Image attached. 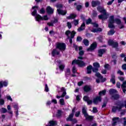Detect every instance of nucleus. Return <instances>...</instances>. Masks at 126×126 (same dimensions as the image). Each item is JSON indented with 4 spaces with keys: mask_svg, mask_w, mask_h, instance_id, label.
I'll return each mask as SVG.
<instances>
[{
    "mask_svg": "<svg viewBox=\"0 0 126 126\" xmlns=\"http://www.w3.org/2000/svg\"><path fill=\"white\" fill-rule=\"evenodd\" d=\"M116 23L118 25H121L122 24V20L119 18H115V16L111 15L109 17L108 27L110 29L115 28V25L114 23Z\"/></svg>",
    "mask_w": 126,
    "mask_h": 126,
    "instance_id": "1",
    "label": "nucleus"
},
{
    "mask_svg": "<svg viewBox=\"0 0 126 126\" xmlns=\"http://www.w3.org/2000/svg\"><path fill=\"white\" fill-rule=\"evenodd\" d=\"M97 10L100 12L101 13H103V15H98V18L104 21V20H106L108 19V16H107V11L104 9L103 7H101L100 6H98L97 7Z\"/></svg>",
    "mask_w": 126,
    "mask_h": 126,
    "instance_id": "2",
    "label": "nucleus"
},
{
    "mask_svg": "<svg viewBox=\"0 0 126 126\" xmlns=\"http://www.w3.org/2000/svg\"><path fill=\"white\" fill-rule=\"evenodd\" d=\"M82 113L83 115H84V116L85 117L86 121H88L89 122H92V121L94 120V116L89 115L88 113H87V110L85 107H83L82 108Z\"/></svg>",
    "mask_w": 126,
    "mask_h": 126,
    "instance_id": "3",
    "label": "nucleus"
},
{
    "mask_svg": "<svg viewBox=\"0 0 126 126\" xmlns=\"http://www.w3.org/2000/svg\"><path fill=\"white\" fill-rule=\"evenodd\" d=\"M110 95H112L111 98H113L114 100H119L120 99V94L116 93H118V91L114 89H110L109 91Z\"/></svg>",
    "mask_w": 126,
    "mask_h": 126,
    "instance_id": "4",
    "label": "nucleus"
},
{
    "mask_svg": "<svg viewBox=\"0 0 126 126\" xmlns=\"http://www.w3.org/2000/svg\"><path fill=\"white\" fill-rule=\"evenodd\" d=\"M72 65L73 64H77L79 67H84L86 66V63L82 60L75 59L73 60L71 63Z\"/></svg>",
    "mask_w": 126,
    "mask_h": 126,
    "instance_id": "5",
    "label": "nucleus"
},
{
    "mask_svg": "<svg viewBox=\"0 0 126 126\" xmlns=\"http://www.w3.org/2000/svg\"><path fill=\"white\" fill-rule=\"evenodd\" d=\"M108 44L109 46H112V48L115 49L116 52H119V51H120V48H119V43L118 42H114V40L109 39L108 41Z\"/></svg>",
    "mask_w": 126,
    "mask_h": 126,
    "instance_id": "6",
    "label": "nucleus"
},
{
    "mask_svg": "<svg viewBox=\"0 0 126 126\" xmlns=\"http://www.w3.org/2000/svg\"><path fill=\"white\" fill-rule=\"evenodd\" d=\"M56 49H58L60 51H65L66 49V45L64 43L58 42L56 44Z\"/></svg>",
    "mask_w": 126,
    "mask_h": 126,
    "instance_id": "7",
    "label": "nucleus"
},
{
    "mask_svg": "<svg viewBox=\"0 0 126 126\" xmlns=\"http://www.w3.org/2000/svg\"><path fill=\"white\" fill-rule=\"evenodd\" d=\"M35 20L39 22L43 20H49V18H48V16L47 15H44L42 17L39 14H36V16H35Z\"/></svg>",
    "mask_w": 126,
    "mask_h": 126,
    "instance_id": "8",
    "label": "nucleus"
},
{
    "mask_svg": "<svg viewBox=\"0 0 126 126\" xmlns=\"http://www.w3.org/2000/svg\"><path fill=\"white\" fill-rule=\"evenodd\" d=\"M65 34L67 36H69V34H70V37L74 38L75 34H76V32L74 31H72V32H70V31L68 30L65 32Z\"/></svg>",
    "mask_w": 126,
    "mask_h": 126,
    "instance_id": "9",
    "label": "nucleus"
},
{
    "mask_svg": "<svg viewBox=\"0 0 126 126\" xmlns=\"http://www.w3.org/2000/svg\"><path fill=\"white\" fill-rule=\"evenodd\" d=\"M96 48H97V42H94L91 45L90 47L87 49V51H88V52H92V51H94Z\"/></svg>",
    "mask_w": 126,
    "mask_h": 126,
    "instance_id": "10",
    "label": "nucleus"
},
{
    "mask_svg": "<svg viewBox=\"0 0 126 126\" xmlns=\"http://www.w3.org/2000/svg\"><path fill=\"white\" fill-rule=\"evenodd\" d=\"M95 76H96V77H98V78H100V79H101V82H102V83H103V82H105V81L107 80V79L106 78H103V76H102V75H101L99 72L95 73Z\"/></svg>",
    "mask_w": 126,
    "mask_h": 126,
    "instance_id": "11",
    "label": "nucleus"
},
{
    "mask_svg": "<svg viewBox=\"0 0 126 126\" xmlns=\"http://www.w3.org/2000/svg\"><path fill=\"white\" fill-rule=\"evenodd\" d=\"M112 57V59H113V60H111V63H113V64L114 65H116V64H117V62H118V61L117 60V59L118 58V57L117 56V54L116 53H115L113 55H112L111 56Z\"/></svg>",
    "mask_w": 126,
    "mask_h": 126,
    "instance_id": "12",
    "label": "nucleus"
},
{
    "mask_svg": "<svg viewBox=\"0 0 126 126\" xmlns=\"http://www.w3.org/2000/svg\"><path fill=\"white\" fill-rule=\"evenodd\" d=\"M112 122L113 123H112V126H117V124L118 123L120 122V118L119 117H114L112 119Z\"/></svg>",
    "mask_w": 126,
    "mask_h": 126,
    "instance_id": "13",
    "label": "nucleus"
},
{
    "mask_svg": "<svg viewBox=\"0 0 126 126\" xmlns=\"http://www.w3.org/2000/svg\"><path fill=\"white\" fill-rule=\"evenodd\" d=\"M98 57L99 58H101L103 57V55L106 53V49H100L98 50Z\"/></svg>",
    "mask_w": 126,
    "mask_h": 126,
    "instance_id": "14",
    "label": "nucleus"
},
{
    "mask_svg": "<svg viewBox=\"0 0 126 126\" xmlns=\"http://www.w3.org/2000/svg\"><path fill=\"white\" fill-rule=\"evenodd\" d=\"M102 101V97L99 95L96 96L94 98L93 102L94 104H98L99 102H101Z\"/></svg>",
    "mask_w": 126,
    "mask_h": 126,
    "instance_id": "15",
    "label": "nucleus"
},
{
    "mask_svg": "<svg viewBox=\"0 0 126 126\" xmlns=\"http://www.w3.org/2000/svg\"><path fill=\"white\" fill-rule=\"evenodd\" d=\"M101 2L98 0H93L92 1V7H96L97 5H100Z\"/></svg>",
    "mask_w": 126,
    "mask_h": 126,
    "instance_id": "16",
    "label": "nucleus"
},
{
    "mask_svg": "<svg viewBox=\"0 0 126 126\" xmlns=\"http://www.w3.org/2000/svg\"><path fill=\"white\" fill-rule=\"evenodd\" d=\"M46 12L48 14H53L54 13V9L50 6H48L46 8Z\"/></svg>",
    "mask_w": 126,
    "mask_h": 126,
    "instance_id": "17",
    "label": "nucleus"
},
{
    "mask_svg": "<svg viewBox=\"0 0 126 126\" xmlns=\"http://www.w3.org/2000/svg\"><path fill=\"white\" fill-rule=\"evenodd\" d=\"M57 12L58 13V14H59L60 15H63V16L65 15V14H66V13H67V11L62 10L61 9H58Z\"/></svg>",
    "mask_w": 126,
    "mask_h": 126,
    "instance_id": "18",
    "label": "nucleus"
},
{
    "mask_svg": "<svg viewBox=\"0 0 126 126\" xmlns=\"http://www.w3.org/2000/svg\"><path fill=\"white\" fill-rule=\"evenodd\" d=\"M83 90L86 93L91 91V86L85 85L84 86Z\"/></svg>",
    "mask_w": 126,
    "mask_h": 126,
    "instance_id": "19",
    "label": "nucleus"
},
{
    "mask_svg": "<svg viewBox=\"0 0 126 126\" xmlns=\"http://www.w3.org/2000/svg\"><path fill=\"white\" fill-rule=\"evenodd\" d=\"M51 55L52 57H55L56 55L59 56V55H60V51H58L57 48L54 49L51 52Z\"/></svg>",
    "mask_w": 126,
    "mask_h": 126,
    "instance_id": "20",
    "label": "nucleus"
},
{
    "mask_svg": "<svg viewBox=\"0 0 126 126\" xmlns=\"http://www.w3.org/2000/svg\"><path fill=\"white\" fill-rule=\"evenodd\" d=\"M121 89H122L123 93L126 94V81H124L121 85Z\"/></svg>",
    "mask_w": 126,
    "mask_h": 126,
    "instance_id": "21",
    "label": "nucleus"
},
{
    "mask_svg": "<svg viewBox=\"0 0 126 126\" xmlns=\"http://www.w3.org/2000/svg\"><path fill=\"white\" fill-rule=\"evenodd\" d=\"M86 25H85V22H83V23L81 24L80 27H79L78 29V31H79V32H80L81 31H83V30H85V27Z\"/></svg>",
    "mask_w": 126,
    "mask_h": 126,
    "instance_id": "22",
    "label": "nucleus"
},
{
    "mask_svg": "<svg viewBox=\"0 0 126 126\" xmlns=\"http://www.w3.org/2000/svg\"><path fill=\"white\" fill-rule=\"evenodd\" d=\"M57 125L58 123H57V121L51 120L49 122L48 125L46 126H56Z\"/></svg>",
    "mask_w": 126,
    "mask_h": 126,
    "instance_id": "23",
    "label": "nucleus"
},
{
    "mask_svg": "<svg viewBox=\"0 0 126 126\" xmlns=\"http://www.w3.org/2000/svg\"><path fill=\"white\" fill-rule=\"evenodd\" d=\"M111 78L110 79V82H111L112 84H116V76L113 73L111 74Z\"/></svg>",
    "mask_w": 126,
    "mask_h": 126,
    "instance_id": "24",
    "label": "nucleus"
},
{
    "mask_svg": "<svg viewBox=\"0 0 126 126\" xmlns=\"http://www.w3.org/2000/svg\"><path fill=\"white\" fill-rule=\"evenodd\" d=\"M7 85H8V83H7V82L2 81H0V89H1V88H2L3 86L6 87Z\"/></svg>",
    "mask_w": 126,
    "mask_h": 126,
    "instance_id": "25",
    "label": "nucleus"
},
{
    "mask_svg": "<svg viewBox=\"0 0 126 126\" xmlns=\"http://www.w3.org/2000/svg\"><path fill=\"white\" fill-rule=\"evenodd\" d=\"M93 67L92 65H90L87 67V71L88 74H91L92 73Z\"/></svg>",
    "mask_w": 126,
    "mask_h": 126,
    "instance_id": "26",
    "label": "nucleus"
},
{
    "mask_svg": "<svg viewBox=\"0 0 126 126\" xmlns=\"http://www.w3.org/2000/svg\"><path fill=\"white\" fill-rule=\"evenodd\" d=\"M61 91L62 92H63L61 95V97L62 98H63V97H64L65 95H66V90H65V88H64V87H62L61 88Z\"/></svg>",
    "mask_w": 126,
    "mask_h": 126,
    "instance_id": "27",
    "label": "nucleus"
},
{
    "mask_svg": "<svg viewBox=\"0 0 126 126\" xmlns=\"http://www.w3.org/2000/svg\"><path fill=\"white\" fill-rule=\"evenodd\" d=\"M76 17V15L73 13H71L69 16L66 17V19H74Z\"/></svg>",
    "mask_w": 126,
    "mask_h": 126,
    "instance_id": "28",
    "label": "nucleus"
},
{
    "mask_svg": "<svg viewBox=\"0 0 126 126\" xmlns=\"http://www.w3.org/2000/svg\"><path fill=\"white\" fill-rule=\"evenodd\" d=\"M73 117H74V115L70 114L69 116L66 119V122H70L71 121H72V119H73Z\"/></svg>",
    "mask_w": 126,
    "mask_h": 126,
    "instance_id": "29",
    "label": "nucleus"
},
{
    "mask_svg": "<svg viewBox=\"0 0 126 126\" xmlns=\"http://www.w3.org/2000/svg\"><path fill=\"white\" fill-rule=\"evenodd\" d=\"M83 43L86 46V47H88L89 46V40L87 39H84L83 40Z\"/></svg>",
    "mask_w": 126,
    "mask_h": 126,
    "instance_id": "30",
    "label": "nucleus"
},
{
    "mask_svg": "<svg viewBox=\"0 0 126 126\" xmlns=\"http://www.w3.org/2000/svg\"><path fill=\"white\" fill-rule=\"evenodd\" d=\"M63 114V111H62L61 110H58L57 111V114H56V117L57 118H60V117H62V114Z\"/></svg>",
    "mask_w": 126,
    "mask_h": 126,
    "instance_id": "31",
    "label": "nucleus"
},
{
    "mask_svg": "<svg viewBox=\"0 0 126 126\" xmlns=\"http://www.w3.org/2000/svg\"><path fill=\"white\" fill-rule=\"evenodd\" d=\"M106 92H107V91H106V90H104L103 91H100L98 93V95L100 96V97L101 96H102V95L104 96V95H106Z\"/></svg>",
    "mask_w": 126,
    "mask_h": 126,
    "instance_id": "32",
    "label": "nucleus"
},
{
    "mask_svg": "<svg viewBox=\"0 0 126 126\" xmlns=\"http://www.w3.org/2000/svg\"><path fill=\"white\" fill-rule=\"evenodd\" d=\"M116 32L114 30H110L109 32H107L108 36H112L115 34Z\"/></svg>",
    "mask_w": 126,
    "mask_h": 126,
    "instance_id": "33",
    "label": "nucleus"
},
{
    "mask_svg": "<svg viewBox=\"0 0 126 126\" xmlns=\"http://www.w3.org/2000/svg\"><path fill=\"white\" fill-rule=\"evenodd\" d=\"M69 75H70V69H69V68H67L66 69L65 76H66V77H68Z\"/></svg>",
    "mask_w": 126,
    "mask_h": 126,
    "instance_id": "34",
    "label": "nucleus"
},
{
    "mask_svg": "<svg viewBox=\"0 0 126 126\" xmlns=\"http://www.w3.org/2000/svg\"><path fill=\"white\" fill-rule=\"evenodd\" d=\"M93 66L95 68H99L100 67V63H98V62H95L93 63Z\"/></svg>",
    "mask_w": 126,
    "mask_h": 126,
    "instance_id": "35",
    "label": "nucleus"
},
{
    "mask_svg": "<svg viewBox=\"0 0 126 126\" xmlns=\"http://www.w3.org/2000/svg\"><path fill=\"white\" fill-rule=\"evenodd\" d=\"M64 67H65V65H64V64H60L59 66V69L61 71H63V70H64Z\"/></svg>",
    "mask_w": 126,
    "mask_h": 126,
    "instance_id": "36",
    "label": "nucleus"
},
{
    "mask_svg": "<svg viewBox=\"0 0 126 126\" xmlns=\"http://www.w3.org/2000/svg\"><path fill=\"white\" fill-rule=\"evenodd\" d=\"M97 39L100 43H103V40H104V38L101 35H100L97 37Z\"/></svg>",
    "mask_w": 126,
    "mask_h": 126,
    "instance_id": "37",
    "label": "nucleus"
},
{
    "mask_svg": "<svg viewBox=\"0 0 126 126\" xmlns=\"http://www.w3.org/2000/svg\"><path fill=\"white\" fill-rule=\"evenodd\" d=\"M86 24H87V25H89V24H92V19H91V18H90L87 19L86 21Z\"/></svg>",
    "mask_w": 126,
    "mask_h": 126,
    "instance_id": "38",
    "label": "nucleus"
},
{
    "mask_svg": "<svg viewBox=\"0 0 126 126\" xmlns=\"http://www.w3.org/2000/svg\"><path fill=\"white\" fill-rule=\"evenodd\" d=\"M98 15V13H97V11L94 10L93 14H92V16L94 18H95L97 17V16Z\"/></svg>",
    "mask_w": 126,
    "mask_h": 126,
    "instance_id": "39",
    "label": "nucleus"
},
{
    "mask_svg": "<svg viewBox=\"0 0 126 126\" xmlns=\"http://www.w3.org/2000/svg\"><path fill=\"white\" fill-rule=\"evenodd\" d=\"M59 102L61 106H63V105H64V99L63 98H61L59 100Z\"/></svg>",
    "mask_w": 126,
    "mask_h": 126,
    "instance_id": "40",
    "label": "nucleus"
},
{
    "mask_svg": "<svg viewBox=\"0 0 126 126\" xmlns=\"http://www.w3.org/2000/svg\"><path fill=\"white\" fill-rule=\"evenodd\" d=\"M92 71H93V72H95V73H98V71H99V68L93 67Z\"/></svg>",
    "mask_w": 126,
    "mask_h": 126,
    "instance_id": "41",
    "label": "nucleus"
},
{
    "mask_svg": "<svg viewBox=\"0 0 126 126\" xmlns=\"http://www.w3.org/2000/svg\"><path fill=\"white\" fill-rule=\"evenodd\" d=\"M76 9L78 10V11H80L81 9H82V5H77L76 6Z\"/></svg>",
    "mask_w": 126,
    "mask_h": 126,
    "instance_id": "42",
    "label": "nucleus"
},
{
    "mask_svg": "<svg viewBox=\"0 0 126 126\" xmlns=\"http://www.w3.org/2000/svg\"><path fill=\"white\" fill-rule=\"evenodd\" d=\"M73 48H74V49H75V51H76V52H77L78 51V46H77V45L73 43Z\"/></svg>",
    "mask_w": 126,
    "mask_h": 126,
    "instance_id": "43",
    "label": "nucleus"
},
{
    "mask_svg": "<svg viewBox=\"0 0 126 126\" xmlns=\"http://www.w3.org/2000/svg\"><path fill=\"white\" fill-rule=\"evenodd\" d=\"M37 10L36 9H34L32 13V16H37Z\"/></svg>",
    "mask_w": 126,
    "mask_h": 126,
    "instance_id": "44",
    "label": "nucleus"
},
{
    "mask_svg": "<svg viewBox=\"0 0 126 126\" xmlns=\"http://www.w3.org/2000/svg\"><path fill=\"white\" fill-rule=\"evenodd\" d=\"M46 12V11L45 10V8H41L40 10V14H44Z\"/></svg>",
    "mask_w": 126,
    "mask_h": 126,
    "instance_id": "45",
    "label": "nucleus"
},
{
    "mask_svg": "<svg viewBox=\"0 0 126 126\" xmlns=\"http://www.w3.org/2000/svg\"><path fill=\"white\" fill-rule=\"evenodd\" d=\"M82 41V37L81 36H77L76 39L77 42H81Z\"/></svg>",
    "mask_w": 126,
    "mask_h": 126,
    "instance_id": "46",
    "label": "nucleus"
},
{
    "mask_svg": "<svg viewBox=\"0 0 126 126\" xmlns=\"http://www.w3.org/2000/svg\"><path fill=\"white\" fill-rule=\"evenodd\" d=\"M67 37V39H69V42L70 45H72V39H73V38H71L69 36H68Z\"/></svg>",
    "mask_w": 126,
    "mask_h": 126,
    "instance_id": "47",
    "label": "nucleus"
},
{
    "mask_svg": "<svg viewBox=\"0 0 126 126\" xmlns=\"http://www.w3.org/2000/svg\"><path fill=\"white\" fill-rule=\"evenodd\" d=\"M89 99V97L88 96L85 95L83 97V100L85 101V102H87Z\"/></svg>",
    "mask_w": 126,
    "mask_h": 126,
    "instance_id": "48",
    "label": "nucleus"
},
{
    "mask_svg": "<svg viewBox=\"0 0 126 126\" xmlns=\"http://www.w3.org/2000/svg\"><path fill=\"white\" fill-rule=\"evenodd\" d=\"M13 108L15 111H17L18 110V104H15V105L13 106Z\"/></svg>",
    "mask_w": 126,
    "mask_h": 126,
    "instance_id": "49",
    "label": "nucleus"
},
{
    "mask_svg": "<svg viewBox=\"0 0 126 126\" xmlns=\"http://www.w3.org/2000/svg\"><path fill=\"white\" fill-rule=\"evenodd\" d=\"M7 109L6 108H4L3 107L1 108V113H3V114L7 113Z\"/></svg>",
    "mask_w": 126,
    "mask_h": 126,
    "instance_id": "50",
    "label": "nucleus"
},
{
    "mask_svg": "<svg viewBox=\"0 0 126 126\" xmlns=\"http://www.w3.org/2000/svg\"><path fill=\"white\" fill-rule=\"evenodd\" d=\"M45 92H48L49 91V87L48 86V84H46L44 88Z\"/></svg>",
    "mask_w": 126,
    "mask_h": 126,
    "instance_id": "51",
    "label": "nucleus"
},
{
    "mask_svg": "<svg viewBox=\"0 0 126 126\" xmlns=\"http://www.w3.org/2000/svg\"><path fill=\"white\" fill-rule=\"evenodd\" d=\"M117 73L118 74H120V75H124V72L122 71V70H119L118 71H117Z\"/></svg>",
    "mask_w": 126,
    "mask_h": 126,
    "instance_id": "52",
    "label": "nucleus"
},
{
    "mask_svg": "<svg viewBox=\"0 0 126 126\" xmlns=\"http://www.w3.org/2000/svg\"><path fill=\"white\" fill-rule=\"evenodd\" d=\"M72 73H74V74L75 73H76V67H75V66H74L72 68Z\"/></svg>",
    "mask_w": 126,
    "mask_h": 126,
    "instance_id": "53",
    "label": "nucleus"
},
{
    "mask_svg": "<svg viewBox=\"0 0 126 126\" xmlns=\"http://www.w3.org/2000/svg\"><path fill=\"white\" fill-rule=\"evenodd\" d=\"M67 27H68V28L69 29H70V28H71V27H72V25H71V23H70V22H68L67 23Z\"/></svg>",
    "mask_w": 126,
    "mask_h": 126,
    "instance_id": "54",
    "label": "nucleus"
},
{
    "mask_svg": "<svg viewBox=\"0 0 126 126\" xmlns=\"http://www.w3.org/2000/svg\"><path fill=\"white\" fill-rule=\"evenodd\" d=\"M79 22V20H75L74 22V25H75V26H76L77 25H78Z\"/></svg>",
    "mask_w": 126,
    "mask_h": 126,
    "instance_id": "55",
    "label": "nucleus"
},
{
    "mask_svg": "<svg viewBox=\"0 0 126 126\" xmlns=\"http://www.w3.org/2000/svg\"><path fill=\"white\" fill-rule=\"evenodd\" d=\"M93 112L94 113H98V109L96 107H93Z\"/></svg>",
    "mask_w": 126,
    "mask_h": 126,
    "instance_id": "56",
    "label": "nucleus"
},
{
    "mask_svg": "<svg viewBox=\"0 0 126 126\" xmlns=\"http://www.w3.org/2000/svg\"><path fill=\"white\" fill-rule=\"evenodd\" d=\"M79 55L80 57H82V56H83V55H84V51H83V50L80 51L79 52Z\"/></svg>",
    "mask_w": 126,
    "mask_h": 126,
    "instance_id": "57",
    "label": "nucleus"
},
{
    "mask_svg": "<svg viewBox=\"0 0 126 126\" xmlns=\"http://www.w3.org/2000/svg\"><path fill=\"white\" fill-rule=\"evenodd\" d=\"M0 105H4V100L3 99H0Z\"/></svg>",
    "mask_w": 126,
    "mask_h": 126,
    "instance_id": "58",
    "label": "nucleus"
},
{
    "mask_svg": "<svg viewBox=\"0 0 126 126\" xmlns=\"http://www.w3.org/2000/svg\"><path fill=\"white\" fill-rule=\"evenodd\" d=\"M116 86L117 88H121V83L120 82H117L116 83Z\"/></svg>",
    "mask_w": 126,
    "mask_h": 126,
    "instance_id": "59",
    "label": "nucleus"
},
{
    "mask_svg": "<svg viewBox=\"0 0 126 126\" xmlns=\"http://www.w3.org/2000/svg\"><path fill=\"white\" fill-rule=\"evenodd\" d=\"M122 69L124 70H126V63L123 64L122 66Z\"/></svg>",
    "mask_w": 126,
    "mask_h": 126,
    "instance_id": "60",
    "label": "nucleus"
},
{
    "mask_svg": "<svg viewBox=\"0 0 126 126\" xmlns=\"http://www.w3.org/2000/svg\"><path fill=\"white\" fill-rule=\"evenodd\" d=\"M80 18L82 20H83L84 21V20H85V16L83 14L81 15Z\"/></svg>",
    "mask_w": 126,
    "mask_h": 126,
    "instance_id": "61",
    "label": "nucleus"
},
{
    "mask_svg": "<svg viewBox=\"0 0 126 126\" xmlns=\"http://www.w3.org/2000/svg\"><path fill=\"white\" fill-rule=\"evenodd\" d=\"M80 115V111H78L75 113V116L76 117H79V115Z\"/></svg>",
    "mask_w": 126,
    "mask_h": 126,
    "instance_id": "62",
    "label": "nucleus"
},
{
    "mask_svg": "<svg viewBox=\"0 0 126 126\" xmlns=\"http://www.w3.org/2000/svg\"><path fill=\"white\" fill-rule=\"evenodd\" d=\"M87 102L88 105H91V104H92V103H93V101L90 99L88 100Z\"/></svg>",
    "mask_w": 126,
    "mask_h": 126,
    "instance_id": "63",
    "label": "nucleus"
},
{
    "mask_svg": "<svg viewBox=\"0 0 126 126\" xmlns=\"http://www.w3.org/2000/svg\"><path fill=\"white\" fill-rule=\"evenodd\" d=\"M7 100H9V101H12V98L10 95H8L6 96Z\"/></svg>",
    "mask_w": 126,
    "mask_h": 126,
    "instance_id": "64",
    "label": "nucleus"
}]
</instances>
